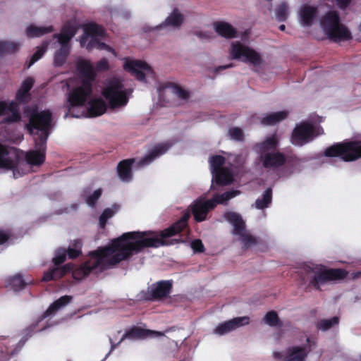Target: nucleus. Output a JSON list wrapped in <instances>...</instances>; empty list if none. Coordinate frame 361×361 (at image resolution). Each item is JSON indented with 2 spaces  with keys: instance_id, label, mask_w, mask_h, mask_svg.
<instances>
[{
  "instance_id": "nucleus-7",
  "label": "nucleus",
  "mask_w": 361,
  "mask_h": 361,
  "mask_svg": "<svg viewBox=\"0 0 361 361\" xmlns=\"http://www.w3.org/2000/svg\"><path fill=\"white\" fill-rule=\"evenodd\" d=\"M102 94L111 109L123 108L128 102L126 88L122 81L116 78L106 80L102 88Z\"/></svg>"
},
{
  "instance_id": "nucleus-25",
  "label": "nucleus",
  "mask_w": 361,
  "mask_h": 361,
  "mask_svg": "<svg viewBox=\"0 0 361 361\" xmlns=\"http://www.w3.org/2000/svg\"><path fill=\"white\" fill-rule=\"evenodd\" d=\"M173 96L181 99H187L189 97L188 92L181 87L169 84L159 90V97Z\"/></svg>"
},
{
  "instance_id": "nucleus-34",
  "label": "nucleus",
  "mask_w": 361,
  "mask_h": 361,
  "mask_svg": "<svg viewBox=\"0 0 361 361\" xmlns=\"http://www.w3.org/2000/svg\"><path fill=\"white\" fill-rule=\"evenodd\" d=\"M272 191L271 188H267L263 195L259 197L255 202V207L259 209L269 207L271 202Z\"/></svg>"
},
{
  "instance_id": "nucleus-26",
  "label": "nucleus",
  "mask_w": 361,
  "mask_h": 361,
  "mask_svg": "<svg viewBox=\"0 0 361 361\" xmlns=\"http://www.w3.org/2000/svg\"><path fill=\"white\" fill-rule=\"evenodd\" d=\"M184 20V16L179 11L178 9L175 8L165 19V20L156 27V28H161L166 26H171L173 27H179Z\"/></svg>"
},
{
  "instance_id": "nucleus-40",
  "label": "nucleus",
  "mask_w": 361,
  "mask_h": 361,
  "mask_svg": "<svg viewBox=\"0 0 361 361\" xmlns=\"http://www.w3.org/2000/svg\"><path fill=\"white\" fill-rule=\"evenodd\" d=\"M288 6L285 3L281 4L276 9V16L279 21H285L288 18Z\"/></svg>"
},
{
  "instance_id": "nucleus-4",
  "label": "nucleus",
  "mask_w": 361,
  "mask_h": 361,
  "mask_svg": "<svg viewBox=\"0 0 361 361\" xmlns=\"http://www.w3.org/2000/svg\"><path fill=\"white\" fill-rule=\"evenodd\" d=\"M305 271V275L302 277L304 283H308L317 289L329 281L342 279L347 275L344 269H326L322 265L307 266Z\"/></svg>"
},
{
  "instance_id": "nucleus-49",
  "label": "nucleus",
  "mask_w": 361,
  "mask_h": 361,
  "mask_svg": "<svg viewBox=\"0 0 361 361\" xmlns=\"http://www.w3.org/2000/svg\"><path fill=\"white\" fill-rule=\"evenodd\" d=\"M30 99V94L27 92L18 90L16 93V99L21 103L27 102Z\"/></svg>"
},
{
  "instance_id": "nucleus-45",
  "label": "nucleus",
  "mask_w": 361,
  "mask_h": 361,
  "mask_svg": "<svg viewBox=\"0 0 361 361\" xmlns=\"http://www.w3.org/2000/svg\"><path fill=\"white\" fill-rule=\"evenodd\" d=\"M81 253V243L80 240H77L75 243L73 248H69L68 254L70 258H75Z\"/></svg>"
},
{
  "instance_id": "nucleus-19",
  "label": "nucleus",
  "mask_w": 361,
  "mask_h": 361,
  "mask_svg": "<svg viewBox=\"0 0 361 361\" xmlns=\"http://www.w3.org/2000/svg\"><path fill=\"white\" fill-rule=\"evenodd\" d=\"M214 207V202L212 200L199 199L192 205V212L195 220L202 221L206 219L207 213Z\"/></svg>"
},
{
  "instance_id": "nucleus-5",
  "label": "nucleus",
  "mask_w": 361,
  "mask_h": 361,
  "mask_svg": "<svg viewBox=\"0 0 361 361\" xmlns=\"http://www.w3.org/2000/svg\"><path fill=\"white\" fill-rule=\"evenodd\" d=\"M320 27L326 37L334 42L348 40L351 37L350 31L340 23L336 11H330L319 20Z\"/></svg>"
},
{
  "instance_id": "nucleus-3",
  "label": "nucleus",
  "mask_w": 361,
  "mask_h": 361,
  "mask_svg": "<svg viewBox=\"0 0 361 361\" xmlns=\"http://www.w3.org/2000/svg\"><path fill=\"white\" fill-rule=\"evenodd\" d=\"M51 114L49 110L35 111L30 118L27 128L34 136L35 150L26 153V161L30 165H39L44 161L46 141L51 127Z\"/></svg>"
},
{
  "instance_id": "nucleus-21",
  "label": "nucleus",
  "mask_w": 361,
  "mask_h": 361,
  "mask_svg": "<svg viewBox=\"0 0 361 361\" xmlns=\"http://www.w3.org/2000/svg\"><path fill=\"white\" fill-rule=\"evenodd\" d=\"M168 143H161L154 147L149 154L137 162L139 167H144L152 163L155 159L167 152L170 148Z\"/></svg>"
},
{
  "instance_id": "nucleus-35",
  "label": "nucleus",
  "mask_w": 361,
  "mask_h": 361,
  "mask_svg": "<svg viewBox=\"0 0 361 361\" xmlns=\"http://www.w3.org/2000/svg\"><path fill=\"white\" fill-rule=\"evenodd\" d=\"M118 206L114 205L111 208H107L104 210L99 218V224L102 227H104L106 221L112 217L118 212Z\"/></svg>"
},
{
  "instance_id": "nucleus-22",
  "label": "nucleus",
  "mask_w": 361,
  "mask_h": 361,
  "mask_svg": "<svg viewBox=\"0 0 361 361\" xmlns=\"http://www.w3.org/2000/svg\"><path fill=\"white\" fill-rule=\"evenodd\" d=\"M7 115L4 119V123L18 122L20 119V114L14 103L9 104L0 102V116Z\"/></svg>"
},
{
  "instance_id": "nucleus-38",
  "label": "nucleus",
  "mask_w": 361,
  "mask_h": 361,
  "mask_svg": "<svg viewBox=\"0 0 361 361\" xmlns=\"http://www.w3.org/2000/svg\"><path fill=\"white\" fill-rule=\"evenodd\" d=\"M231 324V320L220 324L214 329V333L221 336L233 331Z\"/></svg>"
},
{
  "instance_id": "nucleus-50",
  "label": "nucleus",
  "mask_w": 361,
  "mask_h": 361,
  "mask_svg": "<svg viewBox=\"0 0 361 361\" xmlns=\"http://www.w3.org/2000/svg\"><path fill=\"white\" fill-rule=\"evenodd\" d=\"M191 247L195 252H203L204 245L200 240H195L191 243Z\"/></svg>"
},
{
  "instance_id": "nucleus-37",
  "label": "nucleus",
  "mask_w": 361,
  "mask_h": 361,
  "mask_svg": "<svg viewBox=\"0 0 361 361\" xmlns=\"http://www.w3.org/2000/svg\"><path fill=\"white\" fill-rule=\"evenodd\" d=\"M48 45V42H44L40 47H37V51L35 52L30 59L28 67L31 66L34 63L42 58V56L46 52Z\"/></svg>"
},
{
  "instance_id": "nucleus-23",
  "label": "nucleus",
  "mask_w": 361,
  "mask_h": 361,
  "mask_svg": "<svg viewBox=\"0 0 361 361\" xmlns=\"http://www.w3.org/2000/svg\"><path fill=\"white\" fill-rule=\"evenodd\" d=\"M162 336H164V334L159 331H154L143 329L139 327H133L129 331L123 335L118 343L126 338L137 339L145 338L147 337H159Z\"/></svg>"
},
{
  "instance_id": "nucleus-17",
  "label": "nucleus",
  "mask_w": 361,
  "mask_h": 361,
  "mask_svg": "<svg viewBox=\"0 0 361 361\" xmlns=\"http://www.w3.org/2000/svg\"><path fill=\"white\" fill-rule=\"evenodd\" d=\"M123 68L141 81H144L147 77L153 76V71L150 66L142 61L127 59Z\"/></svg>"
},
{
  "instance_id": "nucleus-42",
  "label": "nucleus",
  "mask_w": 361,
  "mask_h": 361,
  "mask_svg": "<svg viewBox=\"0 0 361 361\" xmlns=\"http://www.w3.org/2000/svg\"><path fill=\"white\" fill-rule=\"evenodd\" d=\"M228 135L231 139L235 141H242L244 137L242 129L238 127H233L228 130Z\"/></svg>"
},
{
  "instance_id": "nucleus-52",
  "label": "nucleus",
  "mask_w": 361,
  "mask_h": 361,
  "mask_svg": "<svg viewBox=\"0 0 361 361\" xmlns=\"http://www.w3.org/2000/svg\"><path fill=\"white\" fill-rule=\"evenodd\" d=\"M350 0H337L338 5L341 8L345 7L350 2Z\"/></svg>"
},
{
  "instance_id": "nucleus-44",
  "label": "nucleus",
  "mask_w": 361,
  "mask_h": 361,
  "mask_svg": "<svg viewBox=\"0 0 361 361\" xmlns=\"http://www.w3.org/2000/svg\"><path fill=\"white\" fill-rule=\"evenodd\" d=\"M264 322L269 326H275L279 323V319L276 312L271 311L264 317Z\"/></svg>"
},
{
  "instance_id": "nucleus-1",
  "label": "nucleus",
  "mask_w": 361,
  "mask_h": 361,
  "mask_svg": "<svg viewBox=\"0 0 361 361\" xmlns=\"http://www.w3.org/2000/svg\"><path fill=\"white\" fill-rule=\"evenodd\" d=\"M189 214L181 219L160 234L153 232H128L112 241L111 245L99 248L90 253L88 260L73 270V276L81 280L90 273L97 274L108 269L131 255L137 254L145 247H158L167 245L165 238L172 236L181 231L187 224Z\"/></svg>"
},
{
  "instance_id": "nucleus-39",
  "label": "nucleus",
  "mask_w": 361,
  "mask_h": 361,
  "mask_svg": "<svg viewBox=\"0 0 361 361\" xmlns=\"http://www.w3.org/2000/svg\"><path fill=\"white\" fill-rule=\"evenodd\" d=\"M338 323V318L337 317H334L329 319H323L318 322L317 327L318 329L326 331L332 327L334 325L337 324Z\"/></svg>"
},
{
  "instance_id": "nucleus-28",
  "label": "nucleus",
  "mask_w": 361,
  "mask_h": 361,
  "mask_svg": "<svg viewBox=\"0 0 361 361\" xmlns=\"http://www.w3.org/2000/svg\"><path fill=\"white\" fill-rule=\"evenodd\" d=\"M133 161V159H126L118 164V174L122 181L128 182L132 179L131 166Z\"/></svg>"
},
{
  "instance_id": "nucleus-53",
  "label": "nucleus",
  "mask_w": 361,
  "mask_h": 361,
  "mask_svg": "<svg viewBox=\"0 0 361 361\" xmlns=\"http://www.w3.org/2000/svg\"><path fill=\"white\" fill-rule=\"evenodd\" d=\"M231 67H233L232 63H230V64H228L227 66H219V69H221H221H226V68H231Z\"/></svg>"
},
{
  "instance_id": "nucleus-51",
  "label": "nucleus",
  "mask_w": 361,
  "mask_h": 361,
  "mask_svg": "<svg viewBox=\"0 0 361 361\" xmlns=\"http://www.w3.org/2000/svg\"><path fill=\"white\" fill-rule=\"evenodd\" d=\"M9 238V234L0 231V245L4 243Z\"/></svg>"
},
{
  "instance_id": "nucleus-46",
  "label": "nucleus",
  "mask_w": 361,
  "mask_h": 361,
  "mask_svg": "<svg viewBox=\"0 0 361 361\" xmlns=\"http://www.w3.org/2000/svg\"><path fill=\"white\" fill-rule=\"evenodd\" d=\"M102 195V190L98 189L90 195L86 197V202L90 206H94L97 200Z\"/></svg>"
},
{
  "instance_id": "nucleus-33",
  "label": "nucleus",
  "mask_w": 361,
  "mask_h": 361,
  "mask_svg": "<svg viewBox=\"0 0 361 361\" xmlns=\"http://www.w3.org/2000/svg\"><path fill=\"white\" fill-rule=\"evenodd\" d=\"M240 194L238 190H231L221 195H215L212 200L214 202V207L218 204H226L227 202Z\"/></svg>"
},
{
  "instance_id": "nucleus-2",
  "label": "nucleus",
  "mask_w": 361,
  "mask_h": 361,
  "mask_svg": "<svg viewBox=\"0 0 361 361\" xmlns=\"http://www.w3.org/2000/svg\"><path fill=\"white\" fill-rule=\"evenodd\" d=\"M92 84L90 81H82L74 89L68 97V112L65 117H96L105 113L107 104L102 98L91 99L87 106L84 104L92 94Z\"/></svg>"
},
{
  "instance_id": "nucleus-6",
  "label": "nucleus",
  "mask_w": 361,
  "mask_h": 361,
  "mask_svg": "<svg viewBox=\"0 0 361 361\" xmlns=\"http://www.w3.org/2000/svg\"><path fill=\"white\" fill-rule=\"evenodd\" d=\"M77 30V25L69 22L63 25L60 33L53 35V37L57 39L56 43L59 46L54 55L55 66H61L66 63L71 49L70 41L75 36Z\"/></svg>"
},
{
  "instance_id": "nucleus-8",
  "label": "nucleus",
  "mask_w": 361,
  "mask_h": 361,
  "mask_svg": "<svg viewBox=\"0 0 361 361\" xmlns=\"http://www.w3.org/2000/svg\"><path fill=\"white\" fill-rule=\"evenodd\" d=\"M277 140L275 136L267 138L264 142L256 146L260 159L265 168H276L285 161L284 156L275 151Z\"/></svg>"
},
{
  "instance_id": "nucleus-11",
  "label": "nucleus",
  "mask_w": 361,
  "mask_h": 361,
  "mask_svg": "<svg viewBox=\"0 0 361 361\" xmlns=\"http://www.w3.org/2000/svg\"><path fill=\"white\" fill-rule=\"evenodd\" d=\"M228 54L232 59L249 63L254 66H259L262 63L257 51L240 41L231 42Z\"/></svg>"
},
{
  "instance_id": "nucleus-54",
  "label": "nucleus",
  "mask_w": 361,
  "mask_h": 361,
  "mask_svg": "<svg viewBox=\"0 0 361 361\" xmlns=\"http://www.w3.org/2000/svg\"><path fill=\"white\" fill-rule=\"evenodd\" d=\"M110 342L112 343L111 338H110ZM116 345L111 343V351L113 350L116 348Z\"/></svg>"
},
{
  "instance_id": "nucleus-9",
  "label": "nucleus",
  "mask_w": 361,
  "mask_h": 361,
  "mask_svg": "<svg viewBox=\"0 0 361 361\" xmlns=\"http://www.w3.org/2000/svg\"><path fill=\"white\" fill-rule=\"evenodd\" d=\"M326 157H339L345 161H353L361 157V142L353 141L338 143L327 148Z\"/></svg>"
},
{
  "instance_id": "nucleus-14",
  "label": "nucleus",
  "mask_w": 361,
  "mask_h": 361,
  "mask_svg": "<svg viewBox=\"0 0 361 361\" xmlns=\"http://www.w3.org/2000/svg\"><path fill=\"white\" fill-rule=\"evenodd\" d=\"M322 133L323 130L321 127L315 126L310 122H303L294 129L291 142L293 145L302 146Z\"/></svg>"
},
{
  "instance_id": "nucleus-18",
  "label": "nucleus",
  "mask_w": 361,
  "mask_h": 361,
  "mask_svg": "<svg viewBox=\"0 0 361 361\" xmlns=\"http://www.w3.org/2000/svg\"><path fill=\"white\" fill-rule=\"evenodd\" d=\"M310 350L307 345H294L288 347L284 353L274 352V358L282 359L283 361H305Z\"/></svg>"
},
{
  "instance_id": "nucleus-20",
  "label": "nucleus",
  "mask_w": 361,
  "mask_h": 361,
  "mask_svg": "<svg viewBox=\"0 0 361 361\" xmlns=\"http://www.w3.org/2000/svg\"><path fill=\"white\" fill-rule=\"evenodd\" d=\"M299 22L302 26L309 27L312 25L317 16V9L316 7L304 4L298 11Z\"/></svg>"
},
{
  "instance_id": "nucleus-36",
  "label": "nucleus",
  "mask_w": 361,
  "mask_h": 361,
  "mask_svg": "<svg viewBox=\"0 0 361 361\" xmlns=\"http://www.w3.org/2000/svg\"><path fill=\"white\" fill-rule=\"evenodd\" d=\"M25 283L20 275H16L9 279L7 286L16 291L24 288Z\"/></svg>"
},
{
  "instance_id": "nucleus-10",
  "label": "nucleus",
  "mask_w": 361,
  "mask_h": 361,
  "mask_svg": "<svg viewBox=\"0 0 361 361\" xmlns=\"http://www.w3.org/2000/svg\"><path fill=\"white\" fill-rule=\"evenodd\" d=\"M105 31L101 26L94 23L87 25L85 28L84 35L80 40L81 47L89 50L93 48L106 50L115 56L116 52L111 47L104 43L99 42L97 39V37H102Z\"/></svg>"
},
{
  "instance_id": "nucleus-43",
  "label": "nucleus",
  "mask_w": 361,
  "mask_h": 361,
  "mask_svg": "<svg viewBox=\"0 0 361 361\" xmlns=\"http://www.w3.org/2000/svg\"><path fill=\"white\" fill-rule=\"evenodd\" d=\"M231 322L232 323L231 324L233 330H235L239 327L248 324L250 322V318L247 316L238 317L231 319Z\"/></svg>"
},
{
  "instance_id": "nucleus-12",
  "label": "nucleus",
  "mask_w": 361,
  "mask_h": 361,
  "mask_svg": "<svg viewBox=\"0 0 361 361\" xmlns=\"http://www.w3.org/2000/svg\"><path fill=\"white\" fill-rule=\"evenodd\" d=\"M224 218L233 226V234L238 236V240L245 247H249L257 243V239L246 231L245 221L239 214L227 212L224 214Z\"/></svg>"
},
{
  "instance_id": "nucleus-29",
  "label": "nucleus",
  "mask_w": 361,
  "mask_h": 361,
  "mask_svg": "<svg viewBox=\"0 0 361 361\" xmlns=\"http://www.w3.org/2000/svg\"><path fill=\"white\" fill-rule=\"evenodd\" d=\"M54 30L51 25L48 26H36L30 25L25 29V35L27 37H39L45 34L50 33Z\"/></svg>"
},
{
  "instance_id": "nucleus-47",
  "label": "nucleus",
  "mask_w": 361,
  "mask_h": 361,
  "mask_svg": "<svg viewBox=\"0 0 361 361\" xmlns=\"http://www.w3.org/2000/svg\"><path fill=\"white\" fill-rule=\"evenodd\" d=\"M66 259V251L63 249H59L53 258V262L55 264H60Z\"/></svg>"
},
{
  "instance_id": "nucleus-27",
  "label": "nucleus",
  "mask_w": 361,
  "mask_h": 361,
  "mask_svg": "<svg viewBox=\"0 0 361 361\" xmlns=\"http://www.w3.org/2000/svg\"><path fill=\"white\" fill-rule=\"evenodd\" d=\"M73 269V265L68 264L61 267H56L52 270L46 272L43 276V281H48L50 280H56L66 273Z\"/></svg>"
},
{
  "instance_id": "nucleus-41",
  "label": "nucleus",
  "mask_w": 361,
  "mask_h": 361,
  "mask_svg": "<svg viewBox=\"0 0 361 361\" xmlns=\"http://www.w3.org/2000/svg\"><path fill=\"white\" fill-rule=\"evenodd\" d=\"M20 44L13 42H0V53L13 52L18 49Z\"/></svg>"
},
{
  "instance_id": "nucleus-30",
  "label": "nucleus",
  "mask_w": 361,
  "mask_h": 361,
  "mask_svg": "<svg viewBox=\"0 0 361 361\" xmlns=\"http://www.w3.org/2000/svg\"><path fill=\"white\" fill-rule=\"evenodd\" d=\"M72 298L68 295H64L61 297L59 299L54 302L46 310L42 316V319H44L47 317L52 315L55 314L57 311H59L62 307H65L71 301Z\"/></svg>"
},
{
  "instance_id": "nucleus-13",
  "label": "nucleus",
  "mask_w": 361,
  "mask_h": 361,
  "mask_svg": "<svg viewBox=\"0 0 361 361\" xmlns=\"http://www.w3.org/2000/svg\"><path fill=\"white\" fill-rule=\"evenodd\" d=\"M210 169L213 175L212 182L215 180L219 185L230 184L233 180V173L231 171L223 166L225 164V159L221 155H215L209 159Z\"/></svg>"
},
{
  "instance_id": "nucleus-48",
  "label": "nucleus",
  "mask_w": 361,
  "mask_h": 361,
  "mask_svg": "<svg viewBox=\"0 0 361 361\" xmlns=\"http://www.w3.org/2000/svg\"><path fill=\"white\" fill-rule=\"evenodd\" d=\"M33 84H34L33 79L32 78H27L25 80L23 81V82L21 84V87L19 90L29 93V91L32 87Z\"/></svg>"
},
{
  "instance_id": "nucleus-55",
  "label": "nucleus",
  "mask_w": 361,
  "mask_h": 361,
  "mask_svg": "<svg viewBox=\"0 0 361 361\" xmlns=\"http://www.w3.org/2000/svg\"><path fill=\"white\" fill-rule=\"evenodd\" d=\"M285 25H280L279 27V29L281 30V31H283L285 30Z\"/></svg>"
},
{
  "instance_id": "nucleus-31",
  "label": "nucleus",
  "mask_w": 361,
  "mask_h": 361,
  "mask_svg": "<svg viewBox=\"0 0 361 361\" xmlns=\"http://www.w3.org/2000/svg\"><path fill=\"white\" fill-rule=\"evenodd\" d=\"M288 115L286 111H281L274 112L265 115L261 119V123L265 126H272L278 123L279 122L284 120Z\"/></svg>"
},
{
  "instance_id": "nucleus-32",
  "label": "nucleus",
  "mask_w": 361,
  "mask_h": 361,
  "mask_svg": "<svg viewBox=\"0 0 361 361\" xmlns=\"http://www.w3.org/2000/svg\"><path fill=\"white\" fill-rule=\"evenodd\" d=\"M216 32L222 37L227 38L235 37V30L228 23L224 22H218L214 25Z\"/></svg>"
},
{
  "instance_id": "nucleus-16",
  "label": "nucleus",
  "mask_w": 361,
  "mask_h": 361,
  "mask_svg": "<svg viewBox=\"0 0 361 361\" xmlns=\"http://www.w3.org/2000/svg\"><path fill=\"white\" fill-rule=\"evenodd\" d=\"M77 67L85 78L83 81H90V84L94 80L97 72L105 71L109 68V62L106 59L99 61L96 67L90 61L81 59L78 61Z\"/></svg>"
},
{
  "instance_id": "nucleus-24",
  "label": "nucleus",
  "mask_w": 361,
  "mask_h": 361,
  "mask_svg": "<svg viewBox=\"0 0 361 361\" xmlns=\"http://www.w3.org/2000/svg\"><path fill=\"white\" fill-rule=\"evenodd\" d=\"M171 283L169 281H160L152 284L148 291L154 300H160L167 297L171 291Z\"/></svg>"
},
{
  "instance_id": "nucleus-15",
  "label": "nucleus",
  "mask_w": 361,
  "mask_h": 361,
  "mask_svg": "<svg viewBox=\"0 0 361 361\" xmlns=\"http://www.w3.org/2000/svg\"><path fill=\"white\" fill-rule=\"evenodd\" d=\"M18 161L19 154L18 150L0 143V169L13 170L14 178H18L20 174L14 170Z\"/></svg>"
}]
</instances>
